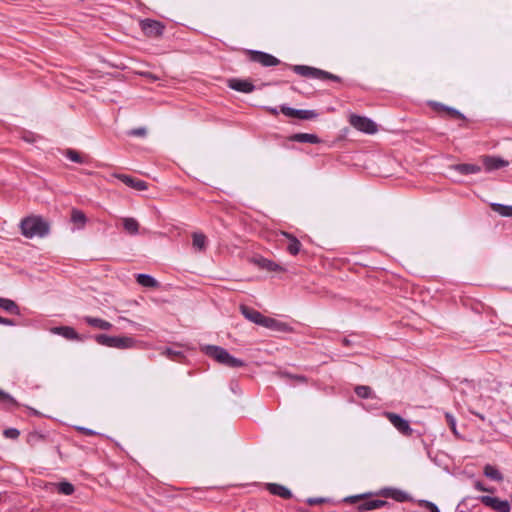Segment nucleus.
I'll use <instances>...</instances> for the list:
<instances>
[{"mask_svg":"<svg viewBox=\"0 0 512 512\" xmlns=\"http://www.w3.org/2000/svg\"><path fill=\"white\" fill-rule=\"evenodd\" d=\"M21 234L29 239L43 238L50 233V224L40 215L24 217L20 222Z\"/></svg>","mask_w":512,"mask_h":512,"instance_id":"nucleus-1","label":"nucleus"},{"mask_svg":"<svg viewBox=\"0 0 512 512\" xmlns=\"http://www.w3.org/2000/svg\"><path fill=\"white\" fill-rule=\"evenodd\" d=\"M201 351L219 364L229 368L244 367L246 363L239 358L232 356L225 348L217 345H205Z\"/></svg>","mask_w":512,"mask_h":512,"instance_id":"nucleus-2","label":"nucleus"},{"mask_svg":"<svg viewBox=\"0 0 512 512\" xmlns=\"http://www.w3.org/2000/svg\"><path fill=\"white\" fill-rule=\"evenodd\" d=\"M375 496L374 492H366L357 495L347 496L343 499V502L348 504H357V512H367L381 507L390 506V503L382 499H371Z\"/></svg>","mask_w":512,"mask_h":512,"instance_id":"nucleus-3","label":"nucleus"},{"mask_svg":"<svg viewBox=\"0 0 512 512\" xmlns=\"http://www.w3.org/2000/svg\"><path fill=\"white\" fill-rule=\"evenodd\" d=\"M287 68L293 70L296 74L308 77V78H314V79H320V80H331L334 82H341L342 79L335 74H332L328 71L307 66V65H288L285 64Z\"/></svg>","mask_w":512,"mask_h":512,"instance_id":"nucleus-4","label":"nucleus"},{"mask_svg":"<svg viewBox=\"0 0 512 512\" xmlns=\"http://www.w3.org/2000/svg\"><path fill=\"white\" fill-rule=\"evenodd\" d=\"M93 338L99 345L116 349H129L136 344V340L128 336L97 334Z\"/></svg>","mask_w":512,"mask_h":512,"instance_id":"nucleus-5","label":"nucleus"},{"mask_svg":"<svg viewBox=\"0 0 512 512\" xmlns=\"http://www.w3.org/2000/svg\"><path fill=\"white\" fill-rule=\"evenodd\" d=\"M246 54L251 62L259 63L263 67L277 66L281 63L278 58L267 52L259 50H247Z\"/></svg>","mask_w":512,"mask_h":512,"instance_id":"nucleus-6","label":"nucleus"},{"mask_svg":"<svg viewBox=\"0 0 512 512\" xmlns=\"http://www.w3.org/2000/svg\"><path fill=\"white\" fill-rule=\"evenodd\" d=\"M140 28L145 36L157 38L163 35L165 25L161 21L146 18L140 21Z\"/></svg>","mask_w":512,"mask_h":512,"instance_id":"nucleus-7","label":"nucleus"},{"mask_svg":"<svg viewBox=\"0 0 512 512\" xmlns=\"http://www.w3.org/2000/svg\"><path fill=\"white\" fill-rule=\"evenodd\" d=\"M476 499L496 512H511V504L508 500H502L489 495H482Z\"/></svg>","mask_w":512,"mask_h":512,"instance_id":"nucleus-8","label":"nucleus"},{"mask_svg":"<svg viewBox=\"0 0 512 512\" xmlns=\"http://www.w3.org/2000/svg\"><path fill=\"white\" fill-rule=\"evenodd\" d=\"M349 122L355 129H357L361 132H364L367 134H374L375 132H377L376 123L373 120H371L370 118H367L365 116L352 114L350 116Z\"/></svg>","mask_w":512,"mask_h":512,"instance_id":"nucleus-9","label":"nucleus"},{"mask_svg":"<svg viewBox=\"0 0 512 512\" xmlns=\"http://www.w3.org/2000/svg\"><path fill=\"white\" fill-rule=\"evenodd\" d=\"M374 495L377 497H383L385 499L390 498L400 503L410 500V496L406 492L394 487L381 488L378 491H375Z\"/></svg>","mask_w":512,"mask_h":512,"instance_id":"nucleus-10","label":"nucleus"},{"mask_svg":"<svg viewBox=\"0 0 512 512\" xmlns=\"http://www.w3.org/2000/svg\"><path fill=\"white\" fill-rule=\"evenodd\" d=\"M280 110L287 117L301 120H312L318 117V113L315 110L295 109L287 105H281Z\"/></svg>","mask_w":512,"mask_h":512,"instance_id":"nucleus-11","label":"nucleus"},{"mask_svg":"<svg viewBox=\"0 0 512 512\" xmlns=\"http://www.w3.org/2000/svg\"><path fill=\"white\" fill-rule=\"evenodd\" d=\"M387 419L391 422V424L403 435L410 436L413 432V429L410 427L409 422L404 419L399 414L393 412L385 413Z\"/></svg>","mask_w":512,"mask_h":512,"instance_id":"nucleus-12","label":"nucleus"},{"mask_svg":"<svg viewBox=\"0 0 512 512\" xmlns=\"http://www.w3.org/2000/svg\"><path fill=\"white\" fill-rule=\"evenodd\" d=\"M227 86L232 90L246 94L255 90L254 84L248 79L230 78L227 80Z\"/></svg>","mask_w":512,"mask_h":512,"instance_id":"nucleus-13","label":"nucleus"},{"mask_svg":"<svg viewBox=\"0 0 512 512\" xmlns=\"http://www.w3.org/2000/svg\"><path fill=\"white\" fill-rule=\"evenodd\" d=\"M482 164L487 172L501 169L509 165V162L499 156L484 155L481 157Z\"/></svg>","mask_w":512,"mask_h":512,"instance_id":"nucleus-14","label":"nucleus"},{"mask_svg":"<svg viewBox=\"0 0 512 512\" xmlns=\"http://www.w3.org/2000/svg\"><path fill=\"white\" fill-rule=\"evenodd\" d=\"M240 311L242 315L249 321L264 327L267 317L260 313L258 310L247 305H241Z\"/></svg>","mask_w":512,"mask_h":512,"instance_id":"nucleus-15","label":"nucleus"},{"mask_svg":"<svg viewBox=\"0 0 512 512\" xmlns=\"http://www.w3.org/2000/svg\"><path fill=\"white\" fill-rule=\"evenodd\" d=\"M115 177L119 179L126 186L133 188L138 191H144L148 189V183L144 180L132 177L127 174H116Z\"/></svg>","mask_w":512,"mask_h":512,"instance_id":"nucleus-16","label":"nucleus"},{"mask_svg":"<svg viewBox=\"0 0 512 512\" xmlns=\"http://www.w3.org/2000/svg\"><path fill=\"white\" fill-rule=\"evenodd\" d=\"M51 332L56 335H60L67 340L83 341V336L80 335L71 326H56L51 328Z\"/></svg>","mask_w":512,"mask_h":512,"instance_id":"nucleus-17","label":"nucleus"},{"mask_svg":"<svg viewBox=\"0 0 512 512\" xmlns=\"http://www.w3.org/2000/svg\"><path fill=\"white\" fill-rule=\"evenodd\" d=\"M253 263L260 269L266 270L268 272H283L285 269L281 267L279 264L275 263L272 260L264 258L262 256H257L253 258Z\"/></svg>","mask_w":512,"mask_h":512,"instance_id":"nucleus-18","label":"nucleus"},{"mask_svg":"<svg viewBox=\"0 0 512 512\" xmlns=\"http://www.w3.org/2000/svg\"><path fill=\"white\" fill-rule=\"evenodd\" d=\"M449 168L450 170H453L459 173L460 175H473L478 174L482 171V167L480 165L472 163L453 164Z\"/></svg>","mask_w":512,"mask_h":512,"instance_id":"nucleus-19","label":"nucleus"},{"mask_svg":"<svg viewBox=\"0 0 512 512\" xmlns=\"http://www.w3.org/2000/svg\"><path fill=\"white\" fill-rule=\"evenodd\" d=\"M264 327L282 333L294 332V328L290 326L288 323L282 322L271 317H267L266 322L264 323Z\"/></svg>","mask_w":512,"mask_h":512,"instance_id":"nucleus-20","label":"nucleus"},{"mask_svg":"<svg viewBox=\"0 0 512 512\" xmlns=\"http://www.w3.org/2000/svg\"><path fill=\"white\" fill-rule=\"evenodd\" d=\"M266 489L272 495L281 497L283 499H290L292 497V492L287 487L277 484V483H268L266 485Z\"/></svg>","mask_w":512,"mask_h":512,"instance_id":"nucleus-21","label":"nucleus"},{"mask_svg":"<svg viewBox=\"0 0 512 512\" xmlns=\"http://www.w3.org/2000/svg\"><path fill=\"white\" fill-rule=\"evenodd\" d=\"M292 142L319 144L322 140L316 134L295 133L289 137Z\"/></svg>","mask_w":512,"mask_h":512,"instance_id":"nucleus-22","label":"nucleus"},{"mask_svg":"<svg viewBox=\"0 0 512 512\" xmlns=\"http://www.w3.org/2000/svg\"><path fill=\"white\" fill-rule=\"evenodd\" d=\"M282 234L289 241L287 248H286L287 252L293 256L297 255L301 251V247H302L301 242L297 239L296 236H294L293 234H291L289 232H283Z\"/></svg>","mask_w":512,"mask_h":512,"instance_id":"nucleus-23","label":"nucleus"},{"mask_svg":"<svg viewBox=\"0 0 512 512\" xmlns=\"http://www.w3.org/2000/svg\"><path fill=\"white\" fill-rule=\"evenodd\" d=\"M86 324H88L91 327L99 328L102 330H110L112 329L113 325L109 321H106L101 318L91 317V316H85L83 318Z\"/></svg>","mask_w":512,"mask_h":512,"instance_id":"nucleus-24","label":"nucleus"},{"mask_svg":"<svg viewBox=\"0 0 512 512\" xmlns=\"http://www.w3.org/2000/svg\"><path fill=\"white\" fill-rule=\"evenodd\" d=\"M136 281L139 285L147 288H158L159 282L151 275L139 273L136 276Z\"/></svg>","mask_w":512,"mask_h":512,"instance_id":"nucleus-25","label":"nucleus"},{"mask_svg":"<svg viewBox=\"0 0 512 512\" xmlns=\"http://www.w3.org/2000/svg\"><path fill=\"white\" fill-rule=\"evenodd\" d=\"M0 308L12 315H20V308L15 301L0 297Z\"/></svg>","mask_w":512,"mask_h":512,"instance_id":"nucleus-26","label":"nucleus"},{"mask_svg":"<svg viewBox=\"0 0 512 512\" xmlns=\"http://www.w3.org/2000/svg\"><path fill=\"white\" fill-rule=\"evenodd\" d=\"M483 474L487 478H489L493 481H496V482H501V481H503V478H504L503 474L500 472V470L491 464H486L484 466Z\"/></svg>","mask_w":512,"mask_h":512,"instance_id":"nucleus-27","label":"nucleus"},{"mask_svg":"<svg viewBox=\"0 0 512 512\" xmlns=\"http://www.w3.org/2000/svg\"><path fill=\"white\" fill-rule=\"evenodd\" d=\"M63 155L68 158L70 161L78 163V164H86L88 162V157L82 155L78 151L68 148L63 152Z\"/></svg>","mask_w":512,"mask_h":512,"instance_id":"nucleus-28","label":"nucleus"},{"mask_svg":"<svg viewBox=\"0 0 512 512\" xmlns=\"http://www.w3.org/2000/svg\"><path fill=\"white\" fill-rule=\"evenodd\" d=\"M123 228L130 235H136L139 232V223L135 218L126 217L123 219Z\"/></svg>","mask_w":512,"mask_h":512,"instance_id":"nucleus-29","label":"nucleus"},{"mask_svg":"<svg viewBox=\"0 0 512 512\" xmlns=\"http://www.w3.org/2000/svg\"><path fill=\"white\" fill-rule=\"evenodd\" d=\"M47 437H48L47 434L41 433L39 431H32V432L28 433L27 438H26V442L30 446H35V445H37V444H39L41 442L46 441Z\"/></svg>","mask_w":512,"mask_h":512,"instance_id":"nucleus-30","label":"nucleus"},{"mask_svg":"<svg viewBox=\"0 0 512 512\" xmlns=\"http://www.w3.org/2000/svg\"><path fill=\"white\" fill-rule=\"evenodd\" d=\"M71 222L76 224L78 228H83L87 222V217L83 211L79 209H72Z\"/></svg>","mask_w":512,"mask_h":512,"instance_id":"nucleus-31","label":"nucleus"},{"mask_svg":"<svg viewBox=\"0 0 512 512\" xmlns=\"http://www.w3.org/2000/svg\"><path fill=\"white\" fill-rule=\"evenodd\" d=\"M491 209L503 217H512V205H504L500 203H491Z\"/></svg>","mask_w":512,"mask_h":512,"instance_id":"nucleus-32","label":"nucleus"},{"mask_svg":"<svg viewBox=\"0 0 512 512\" xmlns=\"http://www.w3.org/2000/svg\"><path fill=\"white\" fill-rule=\"evenodd\" d=\"M207 238L203 233H193L192 235V244L193 247L199 251H203L206 248Z\"/></svg>","mask_w":512,"mask_h":512,"instance_id":"nucleus-33","label":"nucleus"},{"mask_svg":"<svg viewBox=\"0 0 512 512\" xmlns=\"http://www.w3.org/2000/svg\"><path fill=\"white\" fill-rule=\"evenodd\" d=\"M56 486L58 493L66 496L72 495L75 491L74 485L68 481L59 482Z\"/></svg>","mask_w":512,"mask_h":512,"instance_id":"nucleus-34","label":"nucleus"},{"mask_svg":"<svg viewBox=\"0 0 512 512\" xmlns=\"http://www.w3.org/2000/svg\"><path fill=\"white\" fill-rule=\"evenodd\" d=\"M355 394L362 399H368L372 396V389L369 386L358 385L354 389Z\"/></svg>","mask_w":512,"mask_h":512,"instance_id":"nucleus-35","label":"nucleus"},{"mask_svg":"<svg viewBox=\"0 0 512 512\" xmlns=\"http://www.w3.org/2000/svg\"><path fill=\"white\" fill-rule=\"evenodd\" d=\"M445 113H447V115L450 118L460 119L462 121L467 120L463 113H461L459 110H457L453 107H450V106H447Z\"/></svg>","mask_w":512,"mask_h":512,"instance_id":"nucleus-36","label":"nucleus"},{"mask_svg":"<svg viewBox=\"0 0 512 512\" xmlns=\"http://www.w3.org/2000/svg\"><path fill=\"white\" fill-rule=\"evenodd\" d=\"M309 506L320 505L324 503H330L331 499L326 497H309L305 501Z\"/></svg>","mask_w":512,"mask_h":512,"instance_id":"nucleus-37","label":"nucleus"},{"mask_svg":"<svg viewBox=\"0 0 512 512\" xmlns=\"http://www.w3.org/2000/svg\"><path fill=\"white\" fill-rule=\"evenodd\" d=\"M165 354L172 360L180 361V358H184L182 351L174 350L171 348H166Z\"/></svg>","mask_w":512,"mask_h":512,"instance_id":"nucleus-38","label":"nucleus"},{"mask_svg":"<svg viewBox=\"0 0 512 512\" xmlns=\"http://www.w3.org/2000/svg\"><path fill=\"white\" fill-rule=\"evenodd\" d=\"M127 135L132 137H145L147 135V130L145 127L133 128L127 131Z\"/></svg>","mask_w":512,"mask_h":512,"instance_id":"nucleus-39","label":"nucleus"},{"mask_svg":"<svg viewBox=\"0 0 512 512\" xmlns=\"http://www.w3.org/2000/svg\"><path fill=\"white\" fill-rule=\"evenodd\" d=\"M0 402L17 405L16 400L7 392L0 389Z\"/></svg>","mask_w":512,"mask_h":512,"instance_id":"nucleus-40","label":"nucleus"},{"mask_svg":"<svg viewBox=\"0 0 512 512\" xmlns=\"http://www.w3.org/2000/svg\"><path fill=\"white\" fill-rule=\"evenodd\" d=\"M0 402L17 405L16 400L7 392L0 389Z\"/></svg>","mask_w":512,"mask_h":512,"instance_id":"nucleus-41","label":"nucleus"},{"mask_svg":"<svg viewBox=\"0 0 512 512\" xmlns=\"http://www.w3.org/2000/svg\"><path fill=\"white\" fill-rule=\"evenodd\" d=\"M3 435L9 439H17L20 435V431L16 428H7L3 431Z\"/></svg>","mask_w":512,"mask_h":512,"instance_id":"nucleus-42","label":"nucleus"},{"mask_svg":"<svg viewBox=\"0 0 512 512\" xmlns=\"http://www.w3.org/2000/svg\"><path fill=\"white\" fill-rule=\"evenodd\" d=\"M282 376L283 377H287L289 379H293V380H295L297 382H300V383H306L307 382V377L304 376V375H293V374H290L288 372H283Z\"/></svg>","mask_w":512,"mask_h":512,"instance_id":"nucleus-43","label":"nucleus"},{"mask_svg":"<svg viewBox=\"0 0 512 512\" xmlns=\"http://www.w3.org/2000/svg\"><path fill=\"white\" fill-rule=\"evenodd\" d=\"M430 107L435 111V112H445L446 111V108H447V105H444L440 102H430Z\"/></svg>","mask_w":512,"mask_h":512,"instance_id":"nucleus-44","label":"nucleus"},{"mask_svg":"<svg viewBox=\"0 0 512 512\" xmlns=\"http://www.w3.org/2000/svg\"><path fill=\"white\" fill-rule=\"evenodd\" d=\"M77 430L85 436H95L99 434L96 431L86 427H77Z\"/></svg>","mask_w":512,"mask_h":512,"instance_id":"nucleus-45","label":"nucleus"},{"mask_svg":"<svg viewBox=\"0 0 512 512\" xmlns=\"http://www.w3.org/2000/svg\"><path fill=\"white\" fill-rule=\"evenodd\" d=\"M446 420L451 430L456 433V421L450 413H446Z\"/></svg>","mask_w":512,"mask_h":512,"instance_id":"nucleus-46","label":"nucleus"},{"mask_svg":"<svg viewBox=\"0 0 512 512\" xmlns=\"http://www.w3.org/2000/svg\"><path fill=\"white\" fill-rule=\"evenodd\" d=\"M419 505L422 507H425L429 511H432L436 507H438L435 503L428 501V500H420Z\"/></svg>","mask_w":512,"mask_h":512,"instance_id":"nucleus-47","label":"nucleus"},{"mask_svg":"<svg viewBox=\"0 0 512 512\" xmlns=\"http://www.w3.org/2000/svg\"><path fill=\"white\" fill-rule=\"evenodd\" d=\"M0 324L6 325V326H14L16 325L15 321L10 318H5L0 316Z\"/></svg>","mask_w":512,"mask_h":512,"instance_id":"nucleus-48","label":"nucleus"},{"mask_svg":"<svg viewBox=\"0 0 512 512\" xmlns=\"http://www.w3.org/2000/svg\"><path fill=\"white\" fill-rule=\"evenodd\" d=\"M474 488L478 491L485 492L486 486L479 480L474 482Z\"/></svg>","mask_w":512,"mask_h":512,"instance_id":"nucleus-49","label":"nucleus"},{"mask_svg":"<svg viewBox=\"0 0 512 512\" xmlns=\"http://www.w3.org/2000/svg\"><path fill=\"white\" fill-rule=\"evenodd\" d=\"M266 110H267L270 114H272V115H274V116H277V115H278V110H277V108H274V107H267V108H266Z\"/></svg>","mask_w":512,"mask_h":512,"instance_id":"nucleus-50","label":"nucleus"},{"mask_svg":"<svg viewBox=\"0 0 512 512\" xmlns=\"http://www.w3.org/2000/svg\"><path fill=\"white\" fill-rule=\"evenodd\" d=\"M342 344H343L344 346L348 347V346H351L352 342H351V340H350V339H348L347 337H344V338L342 339Z\"/></svg>","mask_w":512,"mask_h":512,"instance_id":"nucleus-51","label":"nucleus"},{"mask_svg":"<svg viewBox=\"0 0 512 512\" xmlns=\"http://www.w3.org/2000/svg\"><path fill=\"white\" fill-rule=\"evenodd\" d=\"M496 489L494 487H486V491L485 492H488V493H495Z\"/></svg>","mask_w":512,"mask_h":512,"instance_id":"nucleus-52","label":"nucleus"},{"mask_svg":"<svg viewBox=\"0 0 512 512\" xmlns=\"http://www.w3.org/2000/svg\"><path fill=\"white\" fill-rule=\"evenodd\" d=\"M469 500H474V498H472V497H466V498H464V499L461 501V503H460L459 505H461V504H465V503H466L467 501H469Z\"/></svg>","mask_w":512,"mask_h":512,"instance_id":"nucleus-53","label":"nucleus"},{"mask_svg":"<svg viewBox=\"0 0 512 512\" xmlns=\"http://www.w3.org/2000/svg\"><path fill=\"white\" fill-rule=\"evenodd\" d=\"M430 512H440V510H439V508H438V507H436L435 509H433V510H432V511H430Z\"/></svg>","mask_w":512,"mask_h":512,"instance_id":"nucleus-54","label":"nucleus"},{"mask_svg":"<svg viewBox=\"0 0 512 512\" xmlns=\"http://www.w3.org/2000/svg\"><path fill=\"white\" fill-rule=\"evenodd\" d=\"M56 450H57L58 454L61 456V451H60V448L58 446L56 447Z\"/></svg>","mask_w":512,"mask_h":512,"instance_id":"nucleus-55","label":"nucleus"}]
</instances>
